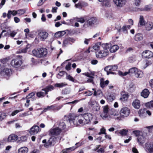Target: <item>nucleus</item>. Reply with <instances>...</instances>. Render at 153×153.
<instances>
[{
	"instance_id": "obj_1",
	"label": "nucleus",
	"mask_w": 153,
	"mask_h": 153,
	"mask_svg": "<svg viewBox=\"0 0 153 153\" xmlns=\"http://www.w3.org/2000/svg\"><path fill=\"white\" fill-rule=\"evenodd\" d=\"M111 46V44H102L101 45V48L97 45H95L93 47V48L97 51L96 53L97 57L101 58L106 56L109 53L108 49Z\"/></svg>"
},
{
	"instance_id": "obj_2",
	"label": "nucleus",
	"mask_w": 153,
	"mask_h": 153,
	"mask_svg": "<svg viewBox=\"0 0 153 153\" xmlns=\"http://www.w3.org/2000/svg\"><path fill=\"white\" fill-rule=\"evenodd\" d=\"M81 117L82 118L79 119L78 122L79 124L82 125H84L89 123L92 119L91 114L88 113L79 116V117Z\"/></svg>"
},
{
	"instance_id": "obj_3",
	"label": "nucleus",
	"mask_w": 153,
	"mask_h": 153,
	"mask_svg": "<svg viewBox=\"0 0 153 153\" xmlns=\"http://www.w3.org/2000/svg\"><path fill=\"white\" fill-rule=\"evenodd\" d=\"M32 53L33 56L38 58H42L47 55L48 51L46 48H42L33 50Z\"/></svg>"
},
{
	"instance_id": "obj_4",
	"label": "nucleus",
	"mask_w": 153,
	"mask_h": 153,
	"mask_svg": "<svg viewBox=\"0 0 153 153\" xmlns=\"http://www.w3.org/2000/svg\"><path fill=\"white\" fill-rule=\"evenodd\" d=\"M57 138L54 137H52L47 141L46 140L44 139L42 140V143H44L45 147L48 148L49 146H54L56 143Z\"/></svg>"
},
{
	"instance_id": "obj_5",
	"label": "nucleus",
	"mask_w": 153,
	"mask_h": 153,
	"mask_svg": "<svg viewBox=\"0 0 153 153\" xmlns=\"http://www.w3.org/2000/svg\"><path fill=\"white\" fill-rule=\"evenodd\" d=\"M117 69V65H109L105 67L104 70L107 72V74L108 75L109 74H115L113 71H116Z\"/></svg>"
},
{
	"instance_id": "obj_6",
	"label": "nucleus",
	"mask_w": 153,
	"mask_h": 153,
	"mask_svg": "<svg viewBox=\"0 0 153 153\" xmlns=\"http://www.w3.org/2000/svg\"><path fill=\"white\" fill-rule=\"evenodd\" d=\"M22 63V60L19 58L13 59L11 62V65L14 68H17L21 66Z\"/></svg>"
},
{
	"instance_id": "obj_7",
	"label": "nucleus",
	"mask_w": 153,
	"mask_h": 153,
	"mask_svg": "<svg viewBox=\"0 0 153 153\" xmlns=\"http://www.w3.org/2000/svg\"><path fill=\"white\" fill-rule=\"evenodd\" d=\"M130 111L127 108L125 107L122 108L120 111L121 118L127 117L129 115Z\"/></svg>"
},
{
	"instance_id": "obj_8",
	"label": "nucleus",
	"mask_w": 153,
	"mask_h": 153,
	"mask_svg": "<svg viewBox=\"0 0 153 153\" xmlns=\"http://www.w3.org/2000/svg\"><path fill=\"white\" fill-rule=\"evenodd\" d=\"M97 19L95 17H91L88 19L86 22L85 23L84 25V27L87 26V27L89 26H92L93 25L97 23Z\"/></svg>"
},
{
	"instance_id": "obj_9",
	"label": "nucleus",
	"mask_w": 153,
	"mask_h": 153,
	"mask_svg": "<svg viewBox=\"0 0 153 153\" xmlns=\"http://www.w3.org/2000/svg\"><path fill=\"white\" fill-rule=\"evenodd\" d=\"M143 58H151L153 56V53L149 50H146L143 51L142 54Z\"/></svg>"
},
{
	"instance_id": "obj_10",
	"label": "nucleus",
	"mask_w": 153,
	"mask_h": 153,
	"mask_svg": "<svg viewBox=\"0 0 153 153\" xmlns=\"http://www.w3.org/2000/svg\"><path fill=\"white\" fill-rule=\"evenodd\" d=\"M127 0H113L115 5L118 7H121L124 6Z\"/></svg>"
},
{
	"instance_id": "obj_11",
	"label": "nucleus",
	"mask_w": 153,
	"mask_h": 153,
	"mask_svg": "<svg viewBox=\"0 0 153 153\" xmlns=\"http://www.w3.org/2000/svg\"><path fill=\"white\" fill-rule=\"evenodd\" d=\"M79 118V116H77L74 114H70L68 116V119L70 123L72 122L74 124V121L76 119H78Z\"/></svg>"
},
{
	"instance_id": "obj_12",
	"label": "nucleus",
	"mask_w": 153,
	"mask_h": 153,
	"mask_svg": "<svg viewBox=\"0 0 153 153\" xmlns=\"http://www.w3.org/2000/svg\"><path fill=\"white\" fill-rule=\"evenodd\" d=\"M39 128L37 126H34L30 128L29 133L31 135H34L38 133L39 131Z\"/></svg>"
},
{
	"instance_id": "obj_13",
	"label": "nucleus",
	"mask_w": 153,
	"mask_h": 153,
	"mask_svg": "<svg viewBox=\"0 0 153 153\" xmlns=\"http://www.w3.org/2000/svg\"><path fill=\"white\" fill-rule=\"evenodd\" d=\"M62 131L61 129H59L58 127L50 130L51 134L54 135H58Z\"/></svg>"
},
{
	"instance_id": "obj_14",
	"label": "nucleus",
	"mask_w": 153,
	"mask_h": 153,
	"mask_svg": "<svg viewBox=\"0 0 153 153\" xmlns=\"http://www.w3.org/2000/svg\"><path fill=\"white\" fill-rule=\"evenodd\" d=\"M48 35V33L45 31H40L39 33V36L42 41H44L47 38Z\"/></svg>"
},
{
	"instance_id": "obj_15",
	"label": "nucleus",
	"mask_w": 153,
	"mask_h": 153,
	"mask_svg": "<svg viewBox=\"0 0 153 153\" xmlns=\"http://www.w3.org/2000/svg\"><path fill=\"white\" fill-rule=\"evenodd\" d=\"M18 137L17 135L12 134L9 136L7 140L8 142H13L17 140Z\"/></svg>"
},
{
	"instance_id": "obj_16",
	"label": "nucleus",
	"mask_w": 153,
	"mask_h": 153,
	"mask_svg": "<svg viewBox=\"0 0 153 153\" xmlns=\"http://www.w3.org/2000/svg\"><path fill=\"white\" fill-rule=\"evenodd\" d=\"M139 116L142 118H144L146 117V109H140L138 111Z\"/></svg>"
},
{
	"instance_id": "obj_17",
	"label": "nucleus",
	"mask_w": 153,
	"mask_h": 153,
	"mask_svg": "<svg viewBox=\"0 0 153 153\" xmlns=\"http://www.w3.org/2000/svg\"><path fill=\"white\" fill-rule=\"evenodd\" d=\"M146 138L143 134L139 135L137 138V140L140 144H143L145 142Z\"/></svg>"
},
{
	"instance_id": "obj_18",
	"label": "nucleus",
	"mask_w": 153,
	"mask_h": 153,
	"mask_svg": "<svg viewBox=\"0 0 153 153\" xmlns=\"http://www.w3.org/2000/svg\"><path fill=\"white\" fill-rule=\"evenodd\" d=\"M143 39V35L142 34L139 33L136 34L134 37L135 40L139 41L142 40Z\"/></svg>"
},
{
	"instance_id": "obj_19",
	"label": "nucleus",
	"mask_w": 153,
	"mask_h": 153,
	"mask_svg": "<svg viewBox=\"0 0 153 153\" xmlns=\"http://www.w3.org/2000/svg\"><path fill=\"white\" fill-rule=\"evenodd\" d=\"M122 97L120 98V100H127L129 95L128 93L125 92H122L121 93Z\"/></svg>"
},
{
	"instance_id": "obj_20",
	"label": "nucleus",
	"mask_w": 153,
	"mask_h": 153,
	"mask_svg": "<svg viewBox=\"0 0 153 153\" xmlns=\"http://www.w3.org/2000/svg\"><path fill=\"white\" fill-rule=\"evenodd\" d=\"M149 94V92L147 89H145L143 90L141 93V95L144 98H147Z\"/></svg>"
},
{
	"instance_id": "obj_21",
	"label": "nucleus",
	"mask_w": 153,
	"mask_h": 153,
	"mask_svg": "<svg viewBox=\"0 0 153 153\" xmlns=\"http://www.w3.org/2000/svg\"><path fill=\"white\" fill-rule=\"evenodd\" d=\"M132 105L134 108L139 109L140 106V101L138 100H135L133 102Z\"/></svg>"
},
{
	"instance_id": "obj_22",
	"label": "nucleus",
	"mask_w": 153,
	"mask_h": 153,
	"mask_svg": "<svg viewBox=\"0 0 153 153\" xmlns=\"http://www.w3.org/2000/svg\"><path fill=\"white\" fill-rule=\"evenodd\" d=\"M11 72V70L10 69L5 68L1 72V74L2 75L9 76Z\"/></svg>"
},
{
	"instance_id": "obj_23",
	"label": "nucleus",
	"mask_w": 153,
	"mask_h": 153,
	"mask_svg": "<svg viewBox=\"0 0 153 153\" xmlns=\"http://www.w3.org/2000/svg\"><path fill=\"white\" fill-rule=\"evenodd\" d=\"M146 149L150 153H152L153 152V143L150 144L146 143Z\"/></svg>"
},
{
	"instance_id": "obj_24",
	"label": "nucleus",
	"mask_w": 153,
	"mask_h": 153,
	"mask_svg": "<svg viewBox=\"0 0 153 153\" xmlns=\"http://www.w3.org/2000/svg\"><path fill=\"white\" fill-rule=\"evenodd\" d=\"M28 151V149L26 147H22L18 150V153H27Z\"/></svg>"
},
{
	"instance_id": "obj_25",
	"label": "nucleus",
	"mask_w": 153,
	"mask_h": 153,
	"mask_svg": "<svg viewBox=\"0 0 153 153\" xmlns=\"http://www.w3.org/2000/svg\"><path fill=\"white\" fill-rule=\"evenodd\" d=\"M66 33L64 31H58L56 32L55 34V36L56 38H59L63 36Z\"/></svg>"
},
{
	"instance_id": "obj_26",
	"label": "nucleus",
	"mask_w": 153,
	"mask_h": 153,
	"mask_svg": "<svg viewBox=\"0 0 153 153\" xmlns=\"http://www.w3.org/2000/svg\"><path fill=\"white\" fill-rule=\"evenodd\" d=\"M143 72L141 71L138 70V69L134 75L136 77L139 78L142 77L143 76Z\"/></svg>"
},
{
	"instance_id": "obj_27",
	"label": "nucleus",
	"mask_w": 153,
	"mask_h": 153,
	"mask_svg": "<svg viewBox=\"0 0 153 153\" xmlns=\"http://www.w3.org/2000/svg\"><path fill=\"white\" fill-rule=\"evenodd\" d=\"M153 27V23L151 22H148L146 26V30L149 31L151 30Z\"/></svg>"
},
{
	"instance_id": "obj_28",
	"label": "nucleus",
	"mask_w": 153,
	"mask_h": 153,
	"mask_svg": "<svg viewBox=\"0 0 153 153\" xmlns=\"http://www.w3.org/2000/svg\"><path fill=\"white\" fill-rule=\"evenodd\" d=\"M135 88L134 85L133 83H131L129 85L128 91L130 92H133L135 91Z\"/></svg>"
},
{
	"instance_id": "obj_29",
	"label": "nucleus",
	"mask_w": 153,
	"mask_h": 153,
	"mask_svg": "<svg viewBox=\"0 0 153 153\" xmlns=\"http://www.w3.org/2000/svg\"><path fill=\"white\" fill-rule=\"evenodd\" d=\"M65 127L66 125L65 123L62 121L59 122L57 127L59 129H61L62 131L65 129Z\"/></svg>"
},
{
	"instance_id": "obj_30",
	"label": "nucleus",
	"mask_w": 153,
	"mask_h": 153,
	"mask_svg": "<svg viewBox=\"0 0 153 153\" xmlns=\"http://www.w3.org/2000/svg\"><path fill=\"white\" fill-rule=\"evenodd\" d=\"M109 81L107 80L105 81H104L102 80V79H101L100 83V86L102 88H104L105 85H108L109 83Z\"/></svg>"
},
{
	"instance_id": "obj_31",
	"label": "nucleus",
	"mask_w": 153,
	"mask_h": 153,
	"mask_svg": "<svg viewBox=\"0 0 153 153\" xmlns=\"http://www.w3.org/2000/svg\"><path fill=\"white\" fill-rule=\"evenodd\" d=\"M119 49L118 46L116 45H114L111 47L110 49V51L111 53H114L115 52Z\"/></svg>"
},
{
	"instance_id": "obj_32",
	"label": "nucleus",
	"mask_w": 153,
	"mask_h": 153,
	"mask_svg": "<svg viewBox=\"0 0 153 153\" xmlns=\"http://www.w3.org/2000/svg\"><path fill=\"white\" fill-rule=\"evenodd\" d=\"M146 107L153 109V101L147 102L145 104Z\"/></svg>"
},
{
	"instance_id": "obj_33",
	"label": "nucleus",
	"mask_w": 153,
	"mask_h": 153,
	"mask_svg": "<svg viewBox=\"0 0 153 153\" xmlns=\"http://www.w3.org/2000/svg\"><path fill=\"white\" fill-rule=\"evenodd\" d=\"M137 69L136 68H132L129 70V72L130 75H135Z\"/></svg>"
},
{
	"instance_id": "obj_34",
	"label": "nucleus",
	"mask_w": 153,
	"mask_h": 153,
	"mask_svg": "<svg viewBox=\"0 0 153 153\" xmlns=\"http://www.w3.org/2000/svg\"><path fill=\"white\" fill-rule=\"evenodd\" d=\"M67 85V84L65 82L61 83H56L55 85V86L59 88H62L65 86Z\"/></svg>"
},
{
	"instance_id": "obj_35",
	"label": "nucleus",
	"mask_w": 153,
	"mask_h": 153,
	"mask_svg": "<svg viewBox=\"0 0 153 153\" xmlns=\"http://www.w3.org/2000/svg\"><path fill=\"white\" fill-rule=\"evenodd\" d=\"M139 22L140 25L141 26L144 25L145 24V21L144 20V18L142 16H140Z\"/></svg>"
},
{
	"instance_id": "obj_36",
	"label": "nucleus",
	"mask_w": 153,
	"mask_h": 153,
	"mask_svg": "<svg viewBox=\"0 0 153 153\" xmlns=\"http://www.w3.org/2000/svg\"><path fill=\"white\" fill-rule=\"evenodd\" d=\"M100 116L103 119H105L106 118H108L110 116L109 115H108V113L103 112L100 115Z\"/></svg>"
},
{
	"instance_id": "obj_37",
	"label": "nucleus",
	"mask_w": 153,
	"mask_h": 153,
	"mask_svg": "<svg viewBox=\"0 0 153 153\" xmlns=\"http://www.w3.org/2000/svg\"><path fill=\"white\" fill-rule=\"evenodd\" d=\"M66 79L71 81L72 82H77V80L75 79L72 76L70 75L67 76Z\"/></svg>"
},
{
	"instance_id": "obj_38",
	"label": "nucleus",
	"mask_w": 153,
	"mask_h": 153,
	"mask_svg": "<svg viewBox=\"0 0 153 153\" xmlns=\"http://www.w3.org/2000/svg\"><path fill=\"white\" fill-rule=\"evenodd\" d=\"M36 96L39 98H40L41 97H44L45 96V94L44 92L40 91L37 92L36 93Z\"/></svg>"
},
{
	"instance_id": "obj_39",
	"label": "nucleus",
	"mask_w": 153,
	"mask_h": 153,
	"mask_svg": "<svg viewBox=\"0 0 153 153\" xmlns=\"http://www.w3.org/2000/svg\"><path fill=\"white\" fill-rule=\"evenodd\" d=\"M151 9V7L150 6H146L143 9H140V10L141 11H149Z\"/></svg>"
},
{
	"instance_id": "obj_40",
	"label": "nucleus",
	"mask_w": 153,
	"mask_h": 153,
	"mask_svg": "<svg viewBox=\"0 0 153 153\" xmlns=\"http://www.w3.org/2000/svg\"><path fill=\"white\" fill-rule=\"evenodd\" d=\"M128 131L125 129H122L120 130L119 132L122 135H125L127 134Z\"/></svg>"
},
{
	"instance_id": "obj_41",
	"label": "nucleus",
	"mask_w": 153,
	"mask_h": 153,
	"mask_svg": "<svg viewBox=\"0 0 153 153\" xmlns=\"http://www.w3.org/2000/svg\"><path fill=\"white\" fill-rule=\"evenodd\" d=\"M70 150L72 151L73 150V148L71 147L64 149L62 151L61 153H67L69 152Z\"/></svg>"
},
{
	"instance_id": "obj_42",
	"label": "nucleus",
	"mask_w": 153,
	"mask_h": 153,
	"mask_svg": "<svg viewBox=\"0 0 153 153\" xmlns=\"http://www.w3.org/2000/svg\"><path fill=\"white\" fill-rule=\"evenodd\" d=\"M104 5L106 7H109L110 6V0H106L103 3Z\"/></svg>"
},
{
	"instance_id": "obj_43",
	"label": "nucleus",
	"mask_w": 153,
	"mask_h": 153,
	"mask_svg": "<svg viewBox=\"0 0 153 153\" xmlns=\"http://www.w3.org/2000/svg\"><path fill=\"white\" fill-rule=\"evenodd\" d=\"M18 14L19 15L24 14L25 12V10L24 9H21L17 10Z\"/></svg>"
},
{
	"instance_id": "obj_44",
	"label": "nucleus",
	"mask_w": 153,
	"mask_h": 153,
	"mask_svg": "<svg viewBox=\"0 0 153 153\" xmlns=\"http://www.w3.org/2000/svg\"><path fill=\"white\" fill-rule=\"evenodd\" d=\"M54 107V105H53L50 106H48L46 108H45L44 109V111L45 112L47 111L48 110H53V109Z\"/></svg>"
},
{
	"instance_id": "obj_45",
	"label": "nucleus",
	"mask_w": 153,
	"mask_h": 153,
	"mask_svg": "<svg viewBox=\"0 0 153 153\" xmlns=\"http://www.w3.org/2000/svg\"><path fill=\"white\" fill-rule=\"evenodd\" d=\"M114 97L113 96L110 95L107 97V99L110 102H112L114 100Z\"/></svg>"
},
{
	"instance_id": "obj_46",
	"label": "nucleus",
	"mask_w": 153,
	"mask_h": 153,
	"mask_svg": "<svg viewBox=\"0 0 153 153\" xmlns=\"http://www.w3.org/2000/svg\"><path fill=\"white\" fill-rule=\"evenodd\" d=\"M110 114L111 115L116 116L118 114V112L115 110L114 109H112L111 110Z\"/></svg>"
},
{
	"instance_id": "obj_47",
	"label": "nucleus",
	"mask_w": 153,
	"mask_h": 153,
	"mask_svg": "<svg viewBox=\"0 0 153 153\" xmlns=\"http://www.w3.org/2000/svg\"><path fill=\"white\" fill-rule=\"evenodd\" d=\"M76 21L78 22H80L82 23H83L85 22V19L82 18H77Z\"/></svg>"
},
{
	"instance_id": "obj_48",
	"label": "nucleus",
	"mask_w": 153,
	"mask_h": 153,
	"mask_svg": "<svg viewBox=\"0 0 153 153\" xmlns=\"http://www.w3.org/2000/svg\"><path fill=\"white\" fill-rule=\"evenodd\" d=\"M65 73V72L63 71L60 72L57 76V78L59 79L60 78L61 76H62Z\"/></svg>"
},
{
	"instance_id": "obj_49",
	"label": "nucleus",
	"mask_w": 153,
	"mask_h": 153,
	"mask_svg": "<svg viewBox=\"0 0 153 153\" xmlns=\"http://www.w3.org/2000/svg\"><path fill=\"white\" fill-rule=\"evenodd\" d=\"M108 106L106 105L103 107V112L106 113H108Z\"/></svg>"
},
{
	"instance_id": "obj_50",
	"label": "nucleus",
	"mask_w": 153,
	"mask_h": 153,
	"mask_svg": "<svg viewBox=\"0 0 153 153\" xmlns=\"http://www.w3.org/2000/svg\"><path fill=\"white\" fill-rule=\"evenodd\" d=\"M22 110H16L12 112V113L11 114V115L12 116H14L15 115H16V114H17V113L19 112L20 111H22Z\"/></svg>"
},
{
	"instance_id": "obj_51",
	"label": "nucleus",
	"mask_w": 153,
	"mask_h": 153,
	"mask_svg": "<svg viewBox=\"0 0 153 153\" xmlns=\"http://www.w3.org/2000/svg\"><path fill=\"white\" fill-rule=\"evenodd\" d=\"M105 129L104 128H102L101 129V132L99 133V134H104L105 135L106 134L105 132Z\"/></svg>"
},
{
	"instance_id": "obj_52",
	"label": "nucleus",
	"mask_w": 153,
	"mask_h": 153,
	"mask_svg": "<svg viewBox=\"0 0 153 153\" xmlns=\"http://www.w3.org/2000/svg\"><path fill=\"white\" fill-rule=\"evenodd\" d=\"M35 94V93L34 92H32L31 93H30L27 96V97L28 99L31 98Z\"/></svg>"
},
{
	"instance_id": "obj_53",
	"label": "nucleus",
	"mask_w": 153,
	"mask_h": 153,
	"mask_svg": "<svg viewBox=\"0 0 153 153\" xmlns=\"http://www.w3.org/2000/svg\"><path fill=\"white\" fill-rule=\"evenodd\" d=\"M54 87L52 85H49L46 87V89L48 90V91H50L53 89Z\"/></svg>"
},
{
	"instance_id": "obj_54",
	"label": "nucleus",
	"mask_w": 153,
	"mask_h": 153,
	"mask_svg": "<svg viewBox=\"0 0 153 153\" xmlns=\"http://www.w3.org/2000/svg\"><path fill=\"white\" fill-rule=\"evenodd\" d=\"M136 58L135 57H131L129 58V61L130 62H133L136 60Z\"/></svg>"
},
{
	"instance_id": "obj_55",
	"label": "nucleus",
	"mask_w": 153,
	"mask_h": 153,
	"mask_svg": "<svg viewBox=\"0 0 153 153\" xmlns=\"http://www.w3.org/2000/svg\"><path fill=\"white\" fill-rule=\"evenodd\" d=\"M6 115L5 114H1L0 115V121L2 120L6 117Z\"/></svg>"
},
{
	"instance_id": "obj_56",
	"label": "nucleus",
	"mask_w": 153,
	"mask_h": 153,
	"mask_svg": "<svg viewBox=\"0 0 153 153\" xmlns=\"http://www.w3.org/2000/svg\"><path fill=\"white\" fill-rule=\"evenodd\" d=\"M100 109V107L99 105L97 104L94 107V110L95 111H98Z\"/></svg>"
},
{
	"instance_id": "obj_57",
	"label": "nucleus",
	"mask_w": 153,
	"mask_h": 153,
	"mask_svg": "<svg viewBox=\"0 0 153 153\" xmlns=\"http://www.w3.org/2000/svg\"><path fill=\"white\" fill-rule=\"evenodd\" d=\"M68 39L65 40L63 42V46H65L68 44Z\"/></svg>"
},
{
	"instance_id": "obj_58",
	"label": "nucleus",
	"mask_w": 153,
	"mask_h": 153,
	"mask_svg": "<svg viewBox=\"0 0 153 153\" xmlns=\"http://www.w3.org/2000/svg\"><path fill=\"white\" fill-rule=\"evenodd\" d=\"M71 64L69 62L67 65L65 66V69L68 71H69L71 69Z\"/></svg>"
},
{
	"instance_id": "obj_59",
	"label": "nucleus",
	"mask_w": 153,
	"mask_h": 153,
	"mask_svg": "<svg viewBox=\"0 0 153 153\" xmlns=\"http://www.w3.org/2000/svg\"><path fill=\"white\" fill-rule=\"evenodd\" d=\"M16 33L17 32H16L15 31H13L10 33V36L12 37H14Z\"/></svg>"
},
{
	"instance_id": "obj_60",
	"label": "nucleus",
	"mask_w": 153,
	"mask_h": 153,
	"mask_svg": "<svg viewBox=\"0 0 153 153\" xmlns=\"http://www.w3.org/2000/svg\"><path fill=\"white\" fill-rule=\"evenodd\" d=\"M12 14V11L9 10L7 14V18L8 19H10V18Z\"/></svg>"
},
{
	"instance_id": "obj_61",
	"label": "nucleus",
	"mask_w": 153,
	"mask_h": 153,
	"mask_svg": "<svg viewBox=\"0 0 153 153\" xmlns=\"http://www.w3.org/2000/svg\"><path fill=\"white\" fill-rule=\"evenodd\" d=\"M89 103L90 105L92 106L93 105L96 104L97 103V102L95 100H92L90 101Z\"/></svg>"
},
{
	"instance_id": "obj_62",
	"label": "nucleus",
	"mask_w": 153,
	"mask_h": 153,
	"mask_svg": "<svg viewBox=\"0 0 153 153\" xmlns=\"http://www.w3.org/2000/svg\"><path fill=\"white\" fill-rule=\"evenodd\" d=\"M91 62L92 65H96L98 61L96 59H93L91 60Z\"/></svg>"
},
{
	"instance_id": "obj_63",
	"label": "nucleus",
	"mask_w": 153,
	"mask_h": 153,
	"mask_svg": "<svg viewBox=\"0 0 153 153\" xmlns=\"http://www.w3.org/2000/svg\"><path fill=\"white\" fill-rule=\"evenodd\" d=\"M82 6V4L81 3H79L77 4H76L75 5L76 8L81 7Z\"/></svg>"
},
{
	"instance_id": "obj_64",
	"label": "nucleus",
	"mask_w": 153,
	"mask_h": 153,
	"mask_svg": "<svg viewBox=\"0 0 153 153\" xmlns=\"http://www.w3.org/2000/svg\"><path fill=\"white\" fill-rule=\"evenodd\" d=\"M20 140L22 141H25L27 140V137L25 136H22L20 137Z\"/></svg>"
}]
</instances>
